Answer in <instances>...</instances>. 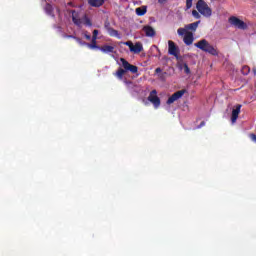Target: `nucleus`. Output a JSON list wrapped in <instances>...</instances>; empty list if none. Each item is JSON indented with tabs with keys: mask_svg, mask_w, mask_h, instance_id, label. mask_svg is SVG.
Wrapping results in <instances>:
<instances>
[{
	"mask_svg": "<svg viewBox=\"0 0 256 256\" xmlns=\"http://www.w3.org/2000/svg\"><path fill=\"white\" fill-rule=\"evenodd\" d=\"M110 56L112 57V59H115L117 65L123 67L118 68V70L114 74L115 77H117V79H119L120 81L121 79H123V75H125L127 71H130V73H137L139 71V68H137V66L129 64V62L125 60V58L117 59V57L114 54H111Z\"/></svg>",
	"mask_w": 256,
	"mask_h": 256,
	"instance_id": "nucleus-1",
	"label": "nucleus"
},
{
	"mask_svg": "<svg viewBox=\"0 0 256 256\" xmlns=\"http://www.w3.org/2000/svg\"><path fill=\"white\" fill-rule=\"evenodd\" d=\"M194 46L197 47V49L204 51V53H209V55H213L214 57L219 55V50H217L215 46L211 45L206 39L198 41Z\"/></svg>",
	"mask_w": 256,
	"mask_h": 256,
	"instance_id": "nucleus-2",
	"label": "nucleus"
},
{
	"mask_svg": "<svg viewBox=\"0 0 256 256\" xmlns=\"http://www.w3.org/2000/svg\"><path fill=\"white\" fill-rule=\"evenodd\" d=\"M196 9L203 17L209 18L213 15V10L204 0H198L196 3Z\"/></svg>",
	"mask_w": 256,
	"mask_h": 256,
	"instance_id": "nucleus-3",
	"label": "nucleus"
},
{
	"mask_svg": "<svg viewBox=\"0 0 256 256\" xmlns=\"http://www.w3.org/2000/svg\"><path fill=\"white\" fill-rule=\"evenodd\" d=\"M72 21L74 25H77V27H81L82 25H86V27L93 26V23H91V19H89V17L84 15L81 18H79V15L75 11H72Z\"/></svg>",
	"mask_w": 256,
	"mask_h": 256,
	"instance_id": "nucleus-4",
	"label": "nucleus"
},
{
	"mask_svg": "<svg viewBox=\"0 0 256 256\" xmlns=\"http://www.w3.org/2000/svg\"><path fill=\"white\" fill-rule=\"evenodd\" d=\"M199 25H201V20L196 21L194 23H190L185 25L183 28H179L177 30V33L180 37H183V35H185V33H195V31H197Z\"/></svg>",
	"mask_w": 256,
	"mask_h": 256,
	"instance_id": "nucleus-5",
	"label": "nucleus"
},
{
	"mask_svg": "<svg viewBox=\"0 0 256 256\" xmlns=\"http://www.w3.org/2000/svg\"><path fill=\"white\" fill-rule=\"evenodd\" d=\"M148 101L152 103L154 109L161 107V99L157 96V90H152L148 96Z\"/></svg>",
	"mask_w": 256,
	"mask_h": 256,
	"instance_id": "nucleus-6",
	"label": "nucleus"
},
{
	"mask_svg": "<svg viewBox=\"0 0 256 256\" xmlns=\"http://www.w3.org/2000/svg\"><path fill=\"white\" fill-rule=\"evenodd\" d=\"M229 23H230V25H232V27H235V29H242V30L247 29V24L245 22H243V20H241L235 16H231L229 18Z\"/></svg>",
	"mask_w": 256,
	"mask_h": 256,
	"instance_id": "nucleus-7",
	"label": "nucleus"
},
{
	"mask_svg": "<svg viewBox=\"0 0 256 256\" xmlns=\"http://www.w3.org/2000/svg\"><path fill=\"white\" fill-rule=\"evenodd\" d=\"M185 95V90H180L175 92L172 96H170L167 100V105H172V103H175V101H178V99H181Z\"/></svg>",
	"mask_w": 256,
	"mask_h": 256,
	"instance_id": "nucleus-8",
	"label": "nucleus"
},
{
	"mask_svg": "<svg viewBox=\"0 0 256 256\" xmlns=\"http://www.w3.org/2000/svg\"><path fill=\"white\" fill-rule=\"evenodd\" d=\"M44 11L46 13V15H49V17H55L56 15H61L59 8H53V6H51V4H46V6L44 7Z\"/></svg>",
	"mask_w": 256,
	"mask_h": 256,
	"instance_id": "nucleus-9",
	"label": "nucleus"
},
{
	"mask_svg": "<svg viewBox=\"0 0 256 256\" xmlns=\"http://www.w3.org/2000/svg\"><path fill=\"white\" fill-rule=\"evenodd\" d=\"M168 53L169 55H173L174 57H178L179 55V47L175 45V42L169 40L168 41Z\"/></svg>",
	"mask_w": 256,
	"mask_h": 256,
	"instance_id": "nucleus-10",
	"label": "nucleus"
},
{
	"mask_svg": "<svg viewBox=\"0 0 256 256\" xmlns=\"http://www.w3.org/2000/svg\"><path fill=\"white\" fill-rule=\"evenodd\" d=\"M239 113H241V105H237L236 108L232 110V125H235V123H237V119H239Z\"/></svg>",
	"mask_w": 256,
	"mask_h": 256,
	"instance_id": "nucleus-11",
	"label": "nucleus"
},
{
	"mask_svg": "<svg viewBox=\"0 0 256 256\" xmlns=\"http://www.w3.org/2000/svg\"><path fill=\"white\" fill-rule=\"evenodd\" d=\"M142 31L145 33L146 37H155L157 34L155 28L149 25L144 26Z\"/></svg>",
	"mask_w": 256,
	"mask_h": 256,
	"instance_id": "nucleus-12",
	"label": "nucleus"
},
{
	"mask_svg": "<svg viewBox=\"0 0 256 256\" xmlns=\"http://www.w3.org/2000/svg\"><path fill=\"white\" fill-rule=\"evenodd\" d=\"M99 51H101L102 53H105L106 55H110V53H117V51H115V46H111V45H103L102 47L99 48Z\"/></svg>",
	"mask_w": 256,
	"mask_h": 256,
	"instance_id": "nucleus-13",
	"label": "nucleus"
},
{
	"mask_svg": "<svg viewBox=\"0 0 256 256\" xmlns=\"http://www.w3.org/2000/svg\"><path fill=\"white\" fill-rule=\"evenodd\" d=\"M141 51H143V44H141V42H137L135 43V45L133 44V46L130 49V52L134 53L135 55L141 53Z\"/></svg>",
	"mask_w": 256,
	"mask_h": 256,
	"instance_id": "nucleus-14",
	"label": "nucleus"
},
{
	"mask_svg": "<svg viewBox=\"0 0 256 256\" xmlns=\"http://www.w3.org/2000/svg\"><path fill=\"white\" fill-rule=\"evenodd\" d=\"M183 41L185 45H193V41H194L193 33H188V32L185 33Z\"/></svg>",
	"mask_w": 256,
	"mask_h": 256,
	"instance_id": "nucleus-15",
	"label": "nucleus"
},
{
	"mask_svg": "<svg viewBox=\"0 0 256 256\" xmlns=\"http://www.w3.org/2000/svg\"><path fill=\"white\" fill-rule=\"evenodd\" d=\"M107 33L110 35V37H116V39H122V36L121 34H119V31L113 29V28H110V27H107Z\"/></svg>",
	"mask_w": 256,
	"mask_h": 256,
	"instance_id": "nucleus-16",
	"label": "nucleus"
},
{
	"mask_svg": "<svg viewBox=\"0 0 256 256\" xmlns=\"http://www.w3.org/2000/svg\"><path fill=\"white\" fill-rule=\"evenodd\" d=\"M178 69H180V71H184V73H186V75H189V73H191L189 66L185 62L178 63Z\"/></svg>",
	"mask_w": 256,
	"mask_h": 256,
	"instance_id": "nucleus-17",
	"label": "nucleus"
},
{
	"mask_svg": "<svg viewBox=\"0 0 256 256\" xmlns=\"http://www.w3.org/2000/svg\"><path fill=\"white\" fill-rule=\"evenodd\" d=\"M145 13H147L146 6L136 8V15H138L139 17H143V15H145Z\"/></svg>",
	"mask_w": 256,
	"mask_h": 256,
	"instance_id": "nucleus-18",
	"label": "nucleus"
},
{
	"mask_svg": "<svg viewBox=\"0 0 256 256\" xmlns=\"http://www.w3.org/2000/svg\"><path fill=\"white\" fill-rule=\"evenodd\" d=\"M88 3L91 7H101V5H103V0H88Z\"/></svg>",
	"mask_w": 256,
	"mask_h": 256,
	"instance_id": "nucleus-19",
	"label": "nucleus"
},
{
	"mask_svg": "<svg viewBox=\"0 0 256 256\" xmlns=\"http://www.w3.org/2000/svg\"><path fill=\"white\" fill-rule=\"evenodd\" d=\"M86 47L88 49H98V50L101 49V47L97 46V44L95 42H92V44L87 43Z\"/></svg>",
	"mask_w": 256,
	"mask_h": 256,
	"instance_id": "nucleus-20",
	"label": "nucleus"
},
{
	"mask_svg": "<svg viewBox=\"0 0 256 256\" xmlns=\"http://www.w3.org/2000/svg\"><path fill=\"white\" fill-rule=\"evenodd\" d=\"M99 35V30H94L93 31V36H92V43H97V36Z\"/></svg>",
	"mask_w": 256,
	"mask_h": 256,
	"instance_id": "nucleus-21",
	"label": "nucleus"
},
{
	"mask_svg": "<svg viewBox=\"0 0 256 256\" xmlns=\"http://www.w3.org/2000/svg\"><path fill=\"white\" fill-rule=\"evenodd\" d=\"M251 69L249 68V66H243L241 69L242 75H247L248 73H250Z\"/></svg>",
	"mask_w": 256,
	"mask_h": 256,
	"instance_id": "nucleus-22",
	"label": "nucleus"
},
{
	"mask_svg": "<svg viewBox=\"0 0 256 256\" xmlns=\"http://www.w3.org/2000/svg\"><path fill=\"white\" fill-rule=\"evenodd\" d=\"M192 15L195 19H201V14H199V12H197V10H193Z\"/></svg>",
	"mask_w": 256,
	"mask_h": 256,
	"instance_id": "nucleus-23",
	"label": "nucleus"
},
{
	"mask_svg": "<svg viewBox=\"0 0 256 256\" xmlns=\"http://www.w3.org/2000/svg\"><path fill=\"white\" fill-rule=\"evenodd\" d=\"M186 7L187 9H191L193 7V0H186Z\"/></svg>",
	"mask_w": 256,
	"mask_h": 256,
	"instance_id": "nucleus-24",
	"label": "nucleus"
},
{
	"mask_svg": "<svg viewBox=\"0 0 256 256\" xmlns=\"http://www.w3.org/2000/svg\"><path fill=\"white\" fill-rule=\"evenodd\" d=\"M122 43H123V45H126L127 47H129L130 50L133 47V42H131V41L122 42Z\"/></svg>",
	"mask_w": 256,
	"mask_h": 256,
	"instance_id": "nucleus-25",
	"label": "nucleus"
},
{
	"mask_svg": "<svg viewBox=\"0 0 256 256\" xmlns=\"http://www.w3.org/2000/svg\"><path fill=\"white\" fill-rule=\"evenodd\" d=\"M77 43H79V45H87V42H83L80 38H75Z\"/></svg>",
	"mask_w": 256,
	"mask_h": 256,
	"instance_id": "nucleus-26",
	"label": "nucleus"
},
{
	"mask_svg": "<svg viewBox=\"0 0 256 256\" xmlns=\"http://www.w3.org/2000/svg\"><path fill=\"white\" fill-rule=\"evenodd\" d=\"M64 39H76L73 35H63Z\"/></svg>",
	"mask_w": 256,
	"mask_h": 256,
	"instance_id": "nucleus-27",
	"label": "nucleus"
},
{
	"mask_svg": "<svg viewBox=\"0 0 256 256\" xmlns=\"http://www.w3.org/2000/svg\"><path fill=\"white\" fill-rule=\"evenodd\" d=\"M250 139H251V141L256 143V135L255 134H250Z\"/></svg>",
	"mask_w": 256,
	"mask_h": 256,
	"instance_id": "nucleus-28",
	"label": "nucleus"
},
{
	"mask_svg": "<svg viewBox=\"0 0 256 256\" xmlns=\"http://www.w3.org/2000/svg\"><path fill=\"white\" fill-rule=\"evenodd\" d=\"M84 37H85V39H87L88 41H91V35L87 34V32L84 33Z\"/></svg>",
	"mask_w": 256,
	"mask_h": 256,
	"instance_id": "nucleus-29",
	"label": "nucleus"
},
{
	"mask_svg": "<svg viewBox=\"0 0 256 256\" xmlns=\"http://www.w3.org/2000/svg\"><path fill=\"white\" fill-rule=\"evenodd\" d=\"M201 127H205V122H201L200 125L196 127V129H201Z\"/></svg>",
	"mask_w": 256,
	"mask_h": 256,
	"instance_id": "nucleus-30",
	"label": "nucleus"
},
{
	"mask_svg": "<svg viewBox=\"0 0 256 256\" xmlns=\"http://www.w3.org/2000/svg\"><path fill=\"white\" fill-rule=\"evenodd\" d=\"M155 73H161V68H156Z\"/></svg>",
	"mask_w": 256,
	"mask_h": 256,
	"instance_id": "nucleus-31",
	"label": "nucleus"
},
{
	"mask_svg": "<svg viewBox=\"0 0 256 256\" xmlns=\"http://www.w3.org/2000/svg\"><path fill=\"white\" fill-rule=\"evenodd\" d=\"M126 85H132V83L131 82H127V81H125L124 82Z\"/></svg>",
	"mask_w": 256,
	"mask_h": 256,
	"instance_id": "nucleus-32",
	"label": "nucleus"
},
{
	"mask_svg": "<svg viewBox=\"0 0 256 256\" xmlns=\"http://www.w3.org/2000/svg\"><path fill=\"white\" fill-rule=\"evenodd\" d=\"M166 0H158L159 3H165Z\"/></svg>",
	"mask_w": 256,
	"mask_h": 256,
	"instance_id": "nucleus-33",
	"label": "nucleus"
},
{
	"mask_svg": "<svg viewBox=\"0 0 256 256\" xmlns=\"http://www.w3.org/2000/svg\"><path fill=\"white\" fill-rule=\"evenodd\" d=\"M58 31H61V28H60V27H58Z\"/></svg>",
	"mask_w": 256,
	"mask_h": 256,
	"instance_id": "nucleus-34",
	"label": "nucleus"
}]
</instances>
